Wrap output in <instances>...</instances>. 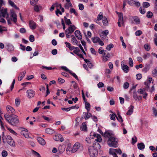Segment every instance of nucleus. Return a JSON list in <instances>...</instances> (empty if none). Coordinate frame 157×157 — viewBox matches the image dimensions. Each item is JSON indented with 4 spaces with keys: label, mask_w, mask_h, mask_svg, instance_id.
Segmentation results:
<instances>
[{
    "label": "nucleus",
    "mask_w": 157,
    "mask_h": 157,
    "mask_svg": "<svg viewBox=\"0 0 157 157\" xmlns=\"http://www.w3.org/2000/svg\"><path fill=\"white\" fill-rule=\"evenodd\" d=\"M10 13V16L12 18H10L8 17L6 9H2L0 10V17H4L6 16H7L6 19L9 25L11 24V21L12 20L14 23H16L17 21V16L14 12L13 10H11Z\"/></svg>",
    "instance_id": "obj_1"
},
{
    "label": "nucleus",
    "mask_w": 157,
    "mask_h": 157,
    "mask_svg": "<svg viewBox=\"0 0 157 157\" xmlns=\"http://www.w3.org/2000/svg\"><path fill=\"white\" fill-rule=\"evenodd\" d=\"M100 145L98 142L94 143L92 146L88 147V152L90 157H97L98 150L100 148Z\"/></svg>",
    "instance_id": "obj_2"
},
{
    "label": "nucleus",
    "mask_w": 157,
    "mask_h": 157,
    "mask_svg": "<svg viewBox=\"0 0 157 157\" xmlns=\"http://www.w3.org/2000/svg\"><path fill=\"white\" fill-rule=\"evenodd\" d=\"M118 139L114 136L111 139H108L107 143L109 147H118Z\"/></svg>",
    "instance_id": "obj_3"
},
{
    "label": "nucleus",
    "mask_w": 157,
    "mask_h": 157,
    "mask_svg": "<svg viewBox=\"0 0 157 157\" xmlns=\"http://www.w3.org/2000/svg\"><path fill=\"white\" fill-rule=\"evenodd\" d=\"M109 152L110 154H112L113 155V157H118L116 153L121 154L122 153V151L120 149L110 148Z\"/></svg>",
    "instance_id": "obj_4"
},
{
    "label": "nucleus",
    "mask_w": 157,
    "mask_h": 157,
    "mask_svg": "<svg viewBox=\"0 0 157 157\" xmlns=\"http://www.w3.org/2000/svg\"><path fill=\"white\" fill-rule=\"evenodd\" d=\"M10 124L13 125H15L19 122V120L17 116L15 115L12 116Z\"/></svg>",
    "instance_id": "obj_5"
},
{
    "label": "nucleus",
    "mask_w": 157,
    "mask_h": 157,
    "mask_svg": "<svg viewBox=\"0 0 157 157\" xmlns=\"http://www.w3.org/2000/svg\"><path fill=\"white\" fill-rule=\"evenodd\" d=\"M116 12L117 13L119 17L118 21L117 22V24L118 25V26L120 27L121 26V23L122 24V25H124V21L123 15L122 13H119L117 12Z\"/></svg>",
    "instance_id": "obj_6"
},
{
    "label": "nucleus",
    "mask_w": 157,
    "mask_h": 157,
    "mask_svg": "<svg viewBox=\"0 0 157 157\" xmlns=\"http://www.w3.org/2000/svg\"><path fill=\"white\" fill-rule=\"evenodd\" d=\"M81 145H82L79 143H76L74 144L71 150V152L72 153H74L75 152Z\"/></svg>",
    "instance_id": "obj_7"
},
{
    "label": "nucleus",
    "mask_w": 157,
    "mask_h": 157,
    "mask_svg": "<svg viewBox=\"0 0 157 157\" xmlns=\"http://www.w3.org/2000/svg\"><path fill=\"white\" fill-rule=\"evenodd\" d=\"M103 136L105 137L108 138V139H111V138L114 136L113 132L109 131H106L103 134Z\"/></svg>",
    "instance_id": "obj_8"
},
{
    "label": "nucleus",
    "mask_w": 157,
    "mask_h": 157,
    "mask_svg": "<svg viewBox=\"0 0 157 157\" xmlns=\"http://www.w3.org/2000/svg\"><path fill=\"white\" fill-rule=\"evenodd\" d=\"M27 97L29 98L33 97L35 95V92L32 90H29L26 91Z\"/></svg>",
    "instance_id": "obj_9"
},
{
    "label": "nucleus",
    "mask_w": 157,
    "mask_h": 157,
    "mask_svg": "<svg viewBox=\"0 0 157 157\" xmlns=\"http://www.w3.org/2000/svg\"><path fill=\"white\" fill-rule=\"evenodd\" d=\"M76 29V27L75 25H71L68 28V29L66 30L65 31L70 33V34L73 33L75 30Z\"/></svg>",
    "instance_id": "obj_10"
},
{
    "label": "nucleus",
    "mask_w": 157,
    "mask_h": 157,
    "mask_svg": "<svg viewBox=\"0 0 157 157\" xmlns=\"http://www.w3.org/2000/svg\"><path fill=\"white\" fill-rule=\"evenodd\" d=\"M91 138H93L94 137H97V139H95V140L97 141L98 143L100 142L101 141V138L100 135L98 134L94 133L93 136H92L91 135L90 136Z\"/></svg>",
    "instance_id": "obj_11"
},
{
    "label": "nucleus",
    "mask_w": 157,
    "mask_h": 157,
    "mask_svg": "<svg viewBox=\"0 0 157 157\" xmlns=\"http://www.w3.org/2000/svg\"><path fill=\"white\" fill-rule=\"evenodd\" d=\"M121 66L123 70L125 73H127L128 71V67L124 64V61L121 62Z\"/></svg>",
    "instance_id": "obj_12"
},
{
    "label": "nucleus",
    "mask_w": 157,
    "mask_h": 157,
    "mask_svg": "<svg viewBox=\"0 0 157 157\" xmlns=\"http://www.w3.org/2000/svg\"><path fill=\"white\" fill-rule=\"evenodd\" d=\"M29 25L30 28L32 30L35 29L36 27V23L32 20H30L29 21Z\"/></svg>",
    "instance_id": "obj_13"
},
{
    "label": "nucleus",
    "mask_w": 157,
    "mask_h": 157,
    "mask_svg": "<svg viewBox=\"0 0 157 157\" xmlns=\"http://www.w3.org/2000/svg\"><path fill=\"white\" fill-rule=\"evenodd\" d=\"M54 139L56 141H60L61 142H63L64 140V139L62 137V136L59 134L55 135L54 137Z\"/></svg>",
    "instance_id": "obj_14"
},
{
    "label": "nucleus",
    "mask_w": 157,
    "mask_h": 157,
    "mask_svg": "<svg viewBox=\"0 0 157 157\" xmlns=\"http://www.w3.org/2000/svg\"><path fill=\"white\" fill-rule=\"evenodd\" d=\"M138 93L140 94H144V95L143 96V97L145 99H146V97L147 95V94L145 92V90L142 89H139L137 91Z\"/></svg>",
    "instance_id": "obj_15"
},
{
    "label": "nucleus",
    "mask_w": 157,
    "mask_h": 157,
    "mask_svg": "<svg viewBox=\"0 0 157 157\" xmlns=\"http://www.w3.org/2000/svg\"><path fill=\"white\" fill-rule=\"evenodd\" d=\"M110 55L109 53H104L103 54V60L104 62H106L110 58Z\"/></svg>",
    "instance_id": "obj_16"
},
{
    "label": "nucleus",
    "mask_w": 157,
    "mask_h": 157,
    "mask_svg": "<svg viewBox=\"0 0 157 157\" xmlns=\"http://www.w3.org/2000/svg\"><path fill=\"white\" fill-rule=\"evenodd\" d=\"M21 134L26 138H28L29 137V136L26 129H24L21 131Z\"/></svg>",
    "instance_id": "obj_17"
},
{
    "label": "nucleus",
    "mask_w": 157,
    "mask_h": 157,
    "mask_svg": "<svg viewBox=\"0 0 157 157\" xmlns=\"http://www.w3.org/2000/svg\"><path fill=\"white\" fill-rule=\"evenodd\" d=\"M75 36L78 39L81 40L82 39V35L79 30H76L75 32Z\"/></svg>",
    "instance_id": "obj_18"
},
{
    "label": "nucleus",
    "mask_w": 157,
    "mask_h": 157,
    "mask_svg": "<svg viewBox=\"0 0 157 157\" xmlns=\"http://www.w3.org/2000/svg\"><path fill=\"white\" fill-rule=\"evenodd\" d=\"M152 80V78H149L147 81L144 82V84L146 85V88L148 89L149 88L150 84Z\"/></svg>",
    "instance_id": "obj_19"
},
{
    "label": "nucleus",
    "mask_w": 157,
    "mask_h": 157,
    "mask_svg": "<svg viewBox=\"0 0 157 157\" xmlns=\"http://www.w3.org/2000/svg\"><path fill=\"white\" fill-rule=\"evenodd\" d=\"M4 117L6 120L10 124V121H11V119H10V118H12V115L6 114L4 115Z\"/></svg>",
    "instance_id": "obj_20"
},
{
    "label": "nucleus",
    "mask_w": 157,
    "mask_h": 157,
    "mask_svg": "<svg viewBox=\"0 0 157 157\" xmlns=\"http://www.w3.org/2000/svg\"><path fill=\"white\" fill-rule=\"evenodd\" d=\"M37 140L38 142L42 145H44L45 144V140L40 137H38L37 138Z\"/></svg>",
    "instance_id": "obj_21"
},
{
    "label": "nucleus",
    "mask_w": 157,
    "mask_h": 157,
    "mask_svg": "<svg viewBox=\"0 0 157 157\" xmlns=\"http://www.w3.org/2000/svg\"><path fill=\"white\" fill-rule=\"evenodd\" d=\"M26 71H23L21 72L20 73V74L19 75V76L18 78V80L19 81H21V80L25 76V75L26 73Z\"/></svg>",
    "instance_id": "obj_22"
},
{
    "label": "nucleus",
    "mask_w": 157,
    "mask_h": 157,
    "mask_svg": "<svg viewBox=\"0 0 157 157\" xmlns=\"http://www.w3.org/2000/svg\"><path fill=\"white\" fill-rule=\"evenodd\" d=\"M134 106L132 105H130L129 108V109L127 113V115H131L133 112Z\"/></svg>",
    "instance_id": "obj_23"
},
{
    "label": "nucleus",
    "mask_w": 157,
    "mask_h": 157,
    "mask_svg": "<svg viewBox=\"0 0 157 157\" xmlns=\"http://www.w3.org/2000/svg\"><path fill=\"white\" fill-rule=\"evenodd\" d=\"M138 148L140 150H142L145 148V145L143 143H139L137 145Z\"/></svg>",
    "instance_id": "obj_24"
},
{
    "label": "nucleus",
    "mask_w": 157,
    "mask_h": 157,
    "mask_svg": "<svg viewBox=\"0 0 157 157\" xmlns=\"http://www.w3.org/2000/svg\"><path fill=\"white\" fill-rule=\"evenodd\" d=\"M103 13L102 12H100L99 14L98 15L97 17V19H95L94 20L95 21H98L101 20L103 18Z\"/></svg>",
    "instance_id": "obj_25"
},
{
    "label": "nucleus",
    "mask_w": 157,
    "mask_h": 157,
    "mask_svg": "<svg viewBox=\"0 0 157 157\" xmlns=\"http://www.w3.org/2000/svg\"><path fill=\"white\" fill-rule=\"evenodd\" d=\"M81 130L82 131H86L87 129V127L86 124L85 122H83L82 123V126L80 128Z\"/></svg>",
    "instance_id": "obj_26"
},
{
    "label": "nucleus",
    "mask_w": 157,
    "mask_h": 157,
    "mask_svg": "<svg viewBox=\"0 0 157 157\" xmlns=\"http://www.w3.org/2000/svg\"><path fill=\"white\" fill-rule=\"evenodd\" d=\"M152 74L154 77H157V67H155L152 70Z\"/></svg>",
    "instance_id": "obj_27"
},
{
    "label": "nucleus",
    "mask_w": 157,
    "mask_h": 157,
    "mask_svg": "<svg viewBox=\"0 0 157 157\" xmlns=\"http://www.w3.org/2000/svg\"><path fill=\"white\" fill-rule=\"evenodd\" d=\"M7 142L11 146L14 147L15 146V143L12 138L7 141Z\"/></svg>",
    "instance_id": "obj_28"
},
{
    "label": "nucleus",
    "mask_w": 157,
    "mask_h": 157,
    "mask_svg": "<svg viewBox=\"0 0 157 157\" xmlns=\"http://www.w3.org/2000/svg\"><path fill=\"white\" fill-rule=\"evenodd\" d=\"M45 132L46 133L48 134H52L54 133V131L52 129L48 128L45 130Z\"/></svg>",
    "instance_id": "obj_29"
},
{
    "label": "nucleus",
    "mask_w": 157,
    "mask_h": 157,
    "mask_svg": "<svg viewBox=\"0 0 157 157\" xmlns=\"http://www.w3.org/2000/svg\"><path fill=\"white\" fill-rule=\"evenodd\" d=\"M7 46L8 47L7 50L9 51H11L14 50V47L11 44H9L7 45Z\"/></svg>",
    "instance_id": "obj_30"
},
{
    "label": "nucleus",
    "mask_w": 157,
    "mask_h": 157,
    "mask_svg": "<svg viewBox=\"0 0 157 157\" xmlns=\"http://www.w3.org/2000/svg\"><path fill=\"white\" fill-rule=\"evenodd\" d=\"M132 18L134 21L137 24H139L140 23V20L138 17L136 16Z\"/></svg>",
    "instance_id": "obj_31"
},
{
    "label": "nucleus",
    "mask_w": 157,
    "mask_h": 157,
    "mask_svg": "<svg viewBox=\"0 0 157 157\" xmlns=\"http://www.w3.org/2000/svg\"><path fill=\"white\" fill-rule=\"evenodd\" d=\"M100 38L98 37H95L92 38V40L94 43H98L100 40Z\"/></svg>",
    "instance_id": "obj_32"
},
{
    "label": "nucleus",
    "mask_w": 157,
    "mask_h": 157,
    "mask_svg": "<svg viewBox=\"0 0 157 157\" xmlns=\"http://www.w3.org/2000/svg\"><path fill=\"white\" fill-rule=\"evenodd\" d=\"M8 2L9 4L11 5L12 7H14L16 9H18L17 7L15 5L14 3L11 0H8Z\"/></svg>",
    "instance_id": "obj_33"
},
{
    "label": "nucleus",
    "mask_w": 157,
    "mask_h": 157,
    "mask_svg": "<svg viewBox=\"0 0 157 157\" xmlns=\"http://www.w3.org/2000/svg\"><path fill=\"white\" fill-rule=\"evenodd\" d=\"M118 117H116V118L117 120L120 122H122L123 121V120L119 112H118L117 113Z\"/></svg>",
    "instance_id": "obj_34"
},
{
    "label": "nucleus",
    "mask_w": 157,
    "mask_h": 157,
    "mask_svg": "<svg viewBox=\"0 0 157 157\" xmlns=\"http://www.w3.org/2000/svg\"><path fill=\"white\" fill-rule=\"evenodd\" d=\"M64 18L67 25H69L71 24V22L70 19H67L66 17H64Z\"/></svg>",
    "instance_id": "obj_35"
},
{
    "label": "nucleus",
    "mask_w": 157,
    "mask_h": 157,
    "mask_svg": "<svg viewBox=\"0 0 157 157\" xmlns=\"http://www.w3.org/2000/svg\"><path fill=\"white\" fill-rule=\"evenodd\" d=\"M73 6L71 3L70 2L66 3L65 6V7L66 9H68L70 7Z\"/></svg>",
    "instance_id": "obj_36"
},
{
    "label": "nucleus",
    "mask_w": 157,
    "mask_h": 157,
    "mask_svg": "<svg viewBox=\"0 0 157 157\" xmlns=\"http://www.w3.org/2000/svg\"><path fill=\"white\" fill-rule=\"evenodd\" d=\"M71 38H72V39H71L73 43H75L77 45L78 42V41L76 39L75 37V36H74L72 35H71Z\"/></svg>",
    "instance_id": "obj_37"
},
{
    "label": "nucleus",
    "mask_w": 157,
    "mask_h": 157,
    "mask_svg": "<svg viewBox=\"0 0 157 157\" xmlns=\"http://www.w3.org/2000/svg\"><path fill=\"white\" fill-rule=\"evenodd\" d=\"M102 22L104 25H107L108 22L107 19L105 17H104L102 19Z\"/></svg>",
    "instance_id": "obj_38"
},
{
    "label": "nucleus",
    "mask_w": 157,
    "mask_h": 157,
    "mask_svg": "<svg viewBox=\"0 0 157 157\" xmlns=\"http://www.w3.org/2000/svg\"><path fill=\"white\" fill-rule=\"evenodd\" d=\"M85 107L86 109L87 110V111L88 112L90 109V104L88 102H86L85 104Z\"/></svg>",
    "instance_id": "obj_39"
},
{
    "label": "nucleus",
    "mask_w": 157,
    "mask_h": 157,
    "mask_svg": "<svg viewBox=\"0 0 157 157\" xmlns=\"http://www.w3.org/2000/svg\"><path fill=\"white\" fill-rule=\"evenodd\" d=\"M70 12L71 13H73L76 16L78 15V13L76 12L75 10L73 8H71L70 10Z\"/></svg>",
    "instance_id": "obj_40"
},
{
    "label": "nucleus",
    "mask_w": 157,
    "mask_h": 157,
    "mask_svg": "<svg viewBox=\"0 0 157 157\" xmlns=\"http://www.w3.org/2000/svg\"><path fill=\"white\" fill-rule=\"evenodd\" d=\"M59 152L61 153H63V152L64 151V147H63L62 146H59Z\"/></svg>",
    "instance_id": "obj_41"
},
{
    "label": "nucleus",
    "mask_w": 157,
    "mask_h": 157,
    "mask_svg": "<svg viewBox=\"0 0 157 157\" xmlns=\"http://www.w3.org/2000/svg\"><path fill=\"white\" fill-rule=\"evenodd\" d=\"M153 16L152 13L150 11L148 12L147 13V17L149 18H151Z\"/></svg>",
    "instance_id": "obj_42"
},
{
    "label": "nucleus",
    "mask_w": 157,
    "mask_h": 157,
    "mask_svg": "<svg viewBox=\"0 0 157 157\" xmlns=\"http://www.w3.org/2000/svg\"><path fill=\"white\" fill-rule=\"evenodd\" d=\"M143 6L144 7L147 8L150 6V4L148 2H144L143 3Z\"/></svg>",
    "instance_id": "obj_43"
},
{
    "label": "nucleus",
    "mask_w": 157,
    "mask_h": 157,
    "mask_svg": "<svg viewBox=\"0 0 157 157\" xmlns=\"http://www.w3.org/2000/svg\"><path fill=\"white\" fill-rule=\"evenodd\" d=\"M113 45L112 44H110L109 45H108L106 48V49L109 50H110L111 48H113Z\"/></svg>",
    "instance_id": "obj_44"
},
{
    "label": "nucleus",
    "mask_w": 157,
    "mask_h": 157,
    "mask_svg": "<svg viewBox=\"0 0 157 157\" xmlns=\"http://www.w3.org/2000/svg\"><path fill=\"white\" fill-rule=\"evenodd\" d=\"M8 155L7 151L5 150H3L2 153V155L3 157H6Z\"/></svg>",
    "instance_id": "obj_45"
},
{
    "label": "nucleus",
    "mask_w": 157,
    "mask_h": 157,
    "mask_svg": "<svg viewBox=\"0 0 157 157\" xmlns=\"http://www.w3.org/2000/svg\"><path fill=\"white\" fill-rule=\"evenodd\" d=\"M133 5L134 6L139 7L140 6V4L139 2L135 0V2L133 3Z\"/></svg>",
    "instance_id": "obj_46"
},
{
    "label": "nucleus",
    "mask_w": 157,
    "mask_h": 157,
    "mask_svg": "<svg viewBox=\"0 0 157 157\" xmlns=\"http://www.w3.org/2000/svg\"><path fill=\"white\" fill-rule=\"evenodd\" d=\"M144 47L145 49L147 51H149L150 49L149 45L147 44H145L144 45Z\"/></svg>",
    "instance_id": "obj_47"
},
{
    "label": "nucleus",
    "mask_w": 157,
    "mask_h": 157,
    "mask_svg": "<svg viewBox=\"0 0 157 157\" xmlns=\"http://www.w3.org/2000/svg\"><path fill=\"white\" fill-rule=\"evenodd\" d=\"M100 36L103 40H108V37L107 36L101 34Z\"/></svg>",
    "instance_id": "obj_48"
},
{
    "label": "nucleus",
    "mask_w": 157,
    "mask_h": 157,
    "mask_svg": "<svg viewBox=\"0 0 157 157\" xmlns=\"http://www.w3.org/2000/svg\"><path fill=\"white\" fill-rule=\"evenodd\" d=\"M129 65L131 67H133V61L132 60V58L130 57V58H129Z\"/></svg>",
    "instance_id": "obj_49"
},
{
    "label": "nucleus",
    "mask_w": 157,
    "mask_h": 157,
    "mask_svg": "<svg viewBox=\"0 0 157 157\" xmlns=\"http://www.w3.org/2000/svg\"><path fill=\"white\" fill-rule=\"evenodd\" d=\"M142 34V31L138 30L135 33V34L136 36H139Z\"/></svg>",
    "instance_id": "obj_50"
},
{
    "label": "nucleus",
    "mask_w": 157,
    "mask_h": 157,
    "mask_svg": "<svg viewBox=\"0 0 157 157\" xmlns=\"http://www.w3.org/2000/svg\"><path fill=\"white\" fill-rule=\"evenodd\" d=\"M110 116L111 119L113 120H115V117H116L117 116L116 115L115 113H113L112 114H110Z\"/></svg>",
    "instance_id": "obj_51"
},
{
    "label": "nucleus",
    "mask_w": 157,
    "mask_h": 157,
    "mask_svg": "<svg viewBox=\"0 0 157 157\" xmlns=\"http://www.w3.org/2000/svg\"><path fill=\"white\" fill-rule=\"evenodd\" d=\"M92 115L89 112H88L86 114V116H84V118L86 120H87V119H89L91 116Z\"/></svg>",
    "instance_id": "obj_52"
},
{
    "label": "nucleus",
    "mask_w": 157,
    "mask_h": 157,
    "mask_svg": "<svg viewBox=\"0 0 157 157\" xmlns=\"http://www.w3.org/2000/svg\"><path fill=\"white\" fill-rule=\"evenodd\" d=\"M140 11L142 14H144L146 12V10L144 9H143L142 7H140Z\"/></svg>",
    "instance_id": "obj_53"
},
{
    "label": "nucleus",
    "mask_w": 157,
    "mask_h": 157,
    "mask_svg": "<svg viewBox=\"0 0 157 157\" xmlns=\"http://www.w3.org/2000/svg\"><path fill=\"white\" fill-rule=\"evenodd\" d=\"M135 2V0H128L127 2L128 4L131 6H133V3Z\"/></svg>",
    "instance_id": "obj_54"
},
{
    "label": "nucleus",
    "mask_w": 157,
    "mask_h": 157,
    "mask_svg": "<svg viewBox=\"0 0 157 157\" xmlns=\"http://www.w3.org/2000/svg\"><path fill=\"white\" fill-rule=\"evenodd\" d=\"M7 128L9 130V131L11 133H12L13 134V135H17V133L13 129H11L10 128Z\"/></svg>",
    "instance_id": "obj_55"
},
{
    "label": "nucleus",
    "mask_w": 157,
    "mask_h": 157,
    "mask_svg": "<svg viewBox=\"0 0 157 157\" xmlns=\"http://www.w3.org/2000/svg\"><path fill=\"white\" fill-rule=\"evenodd\" d=\"M150 56V54L149 53H147L146 54H144L143 56V58L144 59H147V58L149 57Z\"/></svg>",
    "instance_id": "obj_56"
},
{
    "label": "nucleus",
    "mask_w": 157,
    "mask_h": 157,
    "mask_svg": "<svg viewBox=\"0 0 157 157\" xmlns=\"http://www.w3.org/2000/svg\"><path fill=\"white\" fill-rule=\"evenodd\" d=\"M29 40L31 42H33L35 40L34 36L33 35H31L29 36Z\"/></svg>",
    "instance_id": "obj_57"
},
{
    "label": "nucleus",
    "mask_w": 157,
    "mask_h": 157,
    "mask_svg": "<svg viewBox=\"0 0 157 157\" xmlns=\"http://www.w3.org/2000/svg\"><path fill=\"white\" fill-rule=\"evenodd\" d=\"M129 83L128 82H125L123 85V87L125 89H127L128 88Z\"/></svg>",
    "instance_id": "obj_58"
},
{
    "label": "nucleus",
    "mask_w": 157,
    "mask_h": 157,
    "mask_svg": "<svg viewBox=\"0 0 157 157\" xmlns=\"http://www.w3.org/2000/svg\"><path fill=\"white\" fill-rule=\"evenodd\" d=\"M152 110L154 114L155 115V117L157 116V109L153 107L152 108Z\"/></svg>",
    "instance_id": "obj_59"
},
{
    "label": "nucleus",
    "mask_w": 157,
    "mask_h": 157,
    "mask_svg": "<svg viewBox=\"0 0 157 157\" xmlns=\"http://www.w3.org/2000/svg\"><path fill=\"white\" fill-rule=\"evenodd\" d=\"M132 144H134L137 141V139L136 137H134L132 138Z\"/></svg>",
    "instance_id": "obj_60"
},
{
    "label": "nucleus",
    "mask_w": 157,
    "mask_h": 157,
    "mask_svg": "<svg viewBox=\"0 0 157 157\" xmlns=\"http://www.w3.org/2000/svg\"><path fill=\"white\" fill-rule=\"evenodd\" d=\"M61 68L65 70V71H67L69 73H71V71L69 70L65 66H62L61 67Z\"/></svg>",
    "instance_id": "obj_61"
},
{
    "label": "nucleus",
    "mask_w": 157,
    "mask_h": 157,
    "mask_svg": "<svg viewBox=\"0 0 157 157\" xmlns=\"http://www.w3.org/2000/svg\"><path fill=\"white\" fill-rule=\"evenodd\" d=\"M79 9L80 10H82L84 8V6L83 4H79L78 5Z\"/></svg>",
    "instance_id": "obj_62"
},
{
    "label": "nucleus",
    "mask_w": 157,
    "mask_h": 157,
    "mask_svg": "<svg viewBox=\"0 0 157 157\" xmlns=\"http://www.w3.org/2000/svg\"><path fill=\"white\" fill-rule=\"evenodd\" d=\"M138 96L136 92L133 93V98L135 100H137Z\"/></svg>",
    "instance_id": "obj_63"
},
{
    "label": "nucleus",
    "mask_w": 157,
    "mask_h": 157,
    "mask_svg": "<svg viewBox=\"0 0 157 157\" xmlns=\"http://www.w3.org/2000/svg\"><path fill=\"white\" fill-rule=\"evenodd\" d=\"M136 79L137 80H140L142 78V75L140 74H138L136 75Z\"/></svg>",
    "instance_id": "obj_64"
}]
</instances>
